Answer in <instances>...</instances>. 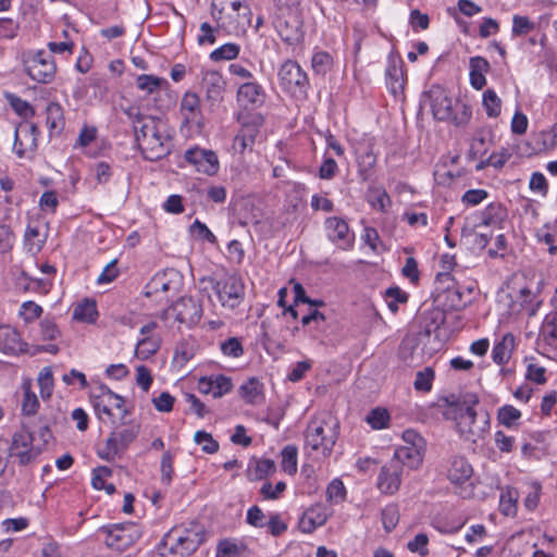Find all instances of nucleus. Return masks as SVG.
<instances>
[{
  "instance_id": "864d4df0",
  "label": "nucleus",
  "mask_w": 557,
  "mask_h": 557,
  "mask_svg": "<svg viewBox=\"0 0 557 557\" xmlns=\"http://www.w3.org/2000/svg\"><path fill=\"white\" fill-rule=\"evenodd\" d=\"M224 356L238 358L244 354L242 342L237 337H230L220 345Z\"/></svg>"
},
{
  "instance_id": "4d7b16f0",
  "label": "nucleus",
  "mask_w": 557,
  "mask_h": 557,
  "mask_svg": "<svg viewBox=\"0 0 557 557\" xmlns=\"http://www.w3.org/2000/svg\"><path fill=\"white\" fill-rule=\"evenodd\" d=\"M433 377L434 371L431 368L418 371L413 383L414 388L417 391L429 392L432 388Z\"/></svg>"
},
{
  "instance_id": "3c124183",
  "label": "nucleus",
  "mask_w": 557,
  "mask_h": 557,
  "mask_svg": "<svg viewBox=\"0 0 557 557\" xmlns=\"http://www.w3.org/2000/svg\"><path fill=\"white\" fill-rule=\"evenodd\" d=\"M521 412L511 405H505L498 409L497 419L500 424L510 428L513 422L520 419Z\"/></svg>"
},
{
  "instance_id": "4c0bfd02",
  "label": "nucleus",
  "mask_w": 557,
  "mask_h": 557,
  "mask_svg": "<svg viewBox=\"0 0 557 557\" xmlns=\"http://www.w3.org/2000/svg\"><path fill=\"white\" fill-rule=\"evenodd\" d=\"M492 133L488 129L480 128L475 132L470 145V153L473 157L483 156L487 151V143Z\"/></svg>"
},
{
  "instance_id": "a18cd8bd",
  "label": "nucleus",
  "mask_w": 557,
  "mask_h": 557,
  "mask_svg": "<svg viewBox=\"0 0 557 557\" xmlns=\"http://www.w3.org/2000/svg\"><path fill=\"white\" fill-rule=\"evenodd\" d=\"M386 84L394 95L403 90L404 82L401 71L395 64L386 69Z\"/></svg>"
},
{
  "instance_id": "9b49d317",
  "label": "nucleus",
  "mask_w": 557,
  "mask_h": 557,
  "mask_svg": "<svg viewBox=\"0 0 557 557\" xmlns=\"http://www.w3.org/2000/svg\"><path fill=\"white\" fill-rule=\"evenodd\" d=\"M39 129L34 123H20L15 128L13 150L18 158H33L38 147Z\"/></svg>"
},
{
  "instance_id": "0e129e2a",
  "label": "nucleus",
  "mask_w": 557,
  "mask_h": 557,
  "mask_svg": "<svg viewBox=\"0 0 557 557\" xmlns=\"http://www.w3.org/2000/svg\"><path fill=\"white\" fill-rule=\"evenodd\" d=\"M429 537L424 533L417 534L412 541L408 542L407 547L412 553H418L420 556H426Z\"/></svg>"
},
{
  "instance_id": "f3484780",
  "label": "nucleus",
  "mask_w": 557,
  "mask_h": 557,
  "mask_svg": "<svg viewBox=\"0 0 557 557\" xmlns=\"http://www.w3.org/2000/svg\"><path fill=\"white\" fill-rule=\"evenodd\" d=\"M325 230L327 238L341 249H349L354 242V235L349 232L347 222L337 216H331L325 220Z\"/></svg>"
},
{
  "instance_id": "e433bc0d",
  "label": "nucleus",
  "mask_w": 557,
  "mask_h": 557,
  "mask_svg": "<svg viewBox=\"0 0 557 557\" xmlns=\"http://www.w3.org/2000/svg\"><path fill=\"white\" fill-rule=\"evenodd\" d=\"M98 315L95 301L85 300L76 306L73 318L77 321L92 323Z\"/></svg>"
},
{
  "instance_id": "6e6552de",
  "label": "nucleus",
  "mask_w": 557,
  "mask_h": 557,
  "mask_svg": "<svg viewBox=\"0 0 557 557\" xmlns=\"http://www.w3.org/2000/svg\"><path fill=\"white\" fill-rule=\"evenodd\" d=\"M212 288L223 307L234 309L245 296V285L239 275L231 274L221 280L211 278Z\"/></svg>"
},
{
  "instance_id": "58836bf2",
  "label": "nucleus",
  "mask_w": 557,
  "mask_h": 557,
  "mask_svg": "<svg viewBox=\"0 0 557 557\" xmlns=\"http://www.w3.org/2000/svg\"><path fill=\"white\" fill-rule=\"evenodd\" d=\"M368 201L373 208L382 212L386 211V207L391 205V198L382 187H370L368 190Z\"/></svg>"
},
{
  "instance_id": "bf43d9fd",
  "label": "nucleus",
  "mask_w": 557,
  "mask_h": 557,
  "mask_svg": "<svg viewBox=\"0 0 557 557\" xmlns=\"http://www.w3.org/2000/svg\"><path fill=\"white\" fill-rule=\"evenodd\" d=\"M346 488L343 482L338 479H334L326 488V497L329 502L339 503L345 499Z\"/></svg>"
},
{
  "instance_id": "f03ea898",
  "label": "nucleus",
  "mask_w": 557,
  "mask_h": 557,
  "mask_svg": "<svg viewBox=\"0 0 557 557\" xmlns=\"http://www.w3.org/2000/svg\"><path fill=\"white\" fill-rule=\"evenodd\" d=\"M138 148L146 160L158 161L171 153V136L159 117L145 119L134 132Z\"/></svg>"
},
{
  "instance_id": "a19ab883",
  "label": "nucleus",
  "mask_w": 557,
  "mask_h": 557,
  "mask_svg": "<svg viewBox=\"0 0 557 557\" xmlns=\"http://www.w3.org/2000/svg\"><path fill=\"white\" fill-rule=\"evenodd\" d=\"M240 47L234 42H227L216 48L210 53V59L214 62L224 60H234L238 57Z\"/></svg>"
},
{
  "instance_id": "09e8293b",
  "label": "nucleus",
  "mask_w": 557,
  "mask_h": 557,
  "mask_svg": "<svg viewBox=\"0 0 557 557\" xmlns=\"http://www.w3.org/2000/svg\"><path fill=\"white\" fill-rule=\"evenodd\" d=\"M194 441L200 445L201 449L207 454H214L219 450V443L206 431H197Z\"/></svg>"
},
{
  "instance_id": "37998d69",
  "label": "nucleus",
  "mask_w": 557,
  "mask_h": 557,
  "mask_svg": "<svg viewBox=\"0 0 557 557\" xmlns=\"http://www.w3.org/2000/svg\"><path fill=\"white\" fill-rule=\"evenodd\" d=\"M281 455L283 470L288 474H295L297 472V447L294 445H287L283 448Z\"/></svg>"
},
{
  "instance_id": "aec40b11",
  "label": "nucleus",
  "mask_w": 557,
  "mask_h": 557,
  "mask_svg": "<svg viewBox=\"0 0 557 557\" xmlns=\"http://www.w3.org/2000/svg\"><path fill=\"white\" fill-rule=\"evenodd\" d=\"M358 176L362 182H368L375 169L377 157L374 153V145L367 143L356 149Z\"/></svg>"
},
{
  "instance_id": "423d86ee",
  "label": "nucleus",
  "mask_w": 557,
  "mask_h": 557,
  "mask_svg": "<svg viewBox=\"0 0 557 557\" xmlns=\"http://www.w3.org/2000/svg\"><path fill=\"white\" fill-rule=\"evenodd\" d=\"M139 429L136 423L116 428L110 433L104 445L99 448L98 456L106 461H113L116 457H121L137 438Z\"/></svg>"
},
{
  "instance_id": "1a4fd4ad",
  "label": "nucleus",
  "mask_w": 557,
  "mask_h": 557,
  "mask_svg": "<svg viewBox=\"0 0 557 557\" xmlns=\"http://www.w3.org/2000/svg\"><path fill=\"white\" fill-rule=\"evenodd\" d=\"M237 121L240 123L242 128L234 138L233 147L239 153H244L246 149H251L255 145L264 119L258 112H240L237 115Z\"/></svg>"
},
{
  "instance_id": "5fc2aeb1",
  "label": "nucleus",
  "mask_w": 557,
  "mask_h": 557,
  "mask_svg": "<svg viewBox=\"0 0 557 557\" xmlns=\"http://www.w3.org/2000/svg\"><path fill=\"white\" fill-rule=\"evenodd\" d=\"M8 99L10 101V104L13 108V110L20 116L27 119V117H32L35 115L34 108L27 101L16 97V96H13V95H9Z\"/></svg>"
},
{
  "instance_id": "39448f33",
  "label": "nucleus",
  "mask_w": 557,
  "mask_h": 557,
  "mask_svg": "<svg viewBox=\"0 0 557 557\" xmlns=\"http://www.w3.org/2000/svg\"><path fill=\"white\" fill-rule=\"evenodd\" d=\"M338 429L337 419L331 414L323 418H313L306 430V444L312 450H321L323 455L327 456L338 438Z\"/></svg>"
},
{
  "instance_id": "4468645a",
  "label": "nucleus",
  "mask_w": 557,
  "mask_h": 557,
  "mask_svg": "<svg viewBox=\"0 0 557 557\" xmlns=\"http://www.w3.org/2000/svg\"><path fill=\"white\" fill-rule=\"evenodd\" d=\"M226 83L218 71H207L202 75L201 87L205 91V99L211 111L221 106L224 99Z\"/></svg>"
},
{
  "instance_id": "79ce46f5",
  "label": "nucleus",
  "mask_w": 557,
  "mask_h": 557,
  "mask_svg": "<svg viewBox=\"0 0 557 557\" xmlns=\"http://www.w3.org/2000/svg\"><path fill=\"white\" fill-rule=\"evenodd\" d=\"M483 107L488 117H497L500 114L502 100L493 89L483 92Z\"/></svg>"
},
{
  "instance_id": "338daca9",
  "label": "nucleus",
  "mask_w": 557,
  "mask_h": 557,
  "mask_svg": "<svg viewBox=\"0 0 557 557\" xmlns=\"http://www.w3.org/2000/svg\"><path fill=\"white\" fill-rule=\"evenodd\" d=\"M246 521L251 527L264 528L267 523V517L260 507L252 506L247 510Z\"/></svg>"
},
{
  "instance_id": "8fccbe9b",
  "label": "nucleus",
  "mask_w": 557,
  "mask_h": 557,
  "mask_svg": "<svg viewBox=\"0 0 557 557\" xmlns=\"http://www.w3.org/2000/svg\"><path fill=\"white\" fill-rule=\"evenodd\" d=\"M535 24L528 17L522 15H513L512 17V35L524 36L534 30Z\"/></svg>"
},
{
  "instance_id": "20e7f679",
  "label": "nucleus",
  "mask_w": 557,
  "mask_h": 557,
  "mask_svg": "<svg viewBox=\"0 0 557 557\" xmlns=\"http://www.w3.org/2000/svg\"><path fill=\"white\" fill-rule=\"evenodd\" d=\"M211 14L218 26L230 34L245 33L251 24L252 12L244 0H213Z\"/></svg>"
},
{
  "instance_id": "7c9ffc66",
  "label": "nucleus",
  "mask_w": 557,
  "mask_h": 557,
  "mask_svg": "<svg viewBox=\"0 0 557 557\" xmlns=\"http://www.w3.org/2000/svg\"><path fill=\"white\" fill-rule=\"evenodd\" d=\"M239 395L245 403L259 405L263 400V384L256 377H251L239 387Z\"/></svg>"
},
{
  "instance_id": "680f3d73",
  "label": "nucleus",
  "mask_w": 557,
  "mask_h": 557,
  "mask_svg": "<svg viewBox=\"0 0 557 557\" xmlns=\"http://www.w3.org/2000/svg\"><path fill=\"white\" fill-rule=\"evenodd\" d=\"M15 243V235L11 226L0 224V253L9 252Z\"/></svg>"
},
{
  "instance_id": "c756f323",
  "label": "nucleus",
  "mask_w": 557,
  "mask_h": 557,
  "mask_svg": "<svg viewBox=\"0 0 557 557\" xmlns=\"http://www.w3.org/2000/svg\"><path fill=\"white\" fill-rule=\"evenodd\" d=\"M515 347V337L511 333H507L495 344L492 350L493 361L499 366L508 362Z\"/></svg>"
},
{
  "instance_id": "393cba45",
  "label": "nucleus",
  "mask_w": 557,
  "mask_h": 557,
  "mask_svg": "<svg viewBox=\"0 0 557 557\" xmlns=\"http://www.w3.org/2000/svg\"><path fill=\"white\" fill-rule=\"evenodd\" d=\"M329 518L326 509L321 505L311 506L301 516L299 529L301 532L310 534L317 528L322 527Z\"/></svg>"
},
{
  "instance_id": "a878e982",
  "label": "nucleus",
  "mask_w": 557,
  "mask_h": 557,
  "mask_svg": "<svg viewBox=\"0 0 557 557\" xmlns=\"http://www.w3.org/2000/svg\"><path fill=\"white\" fill-rule=\"evenodd\" d=\"M236 210L239 225L247 226L250 223L258 224L260 222L262 212L253 199L249 197L243 198L237 203Z\"/></svg>"
},
{
  "instance_id": "052dcab7",
  "label": "nucleus",
  "mask_w": 557,
  "mask_h": 557,
  "mask_svg": "<svg viewBox=\"0 0 557 557\" xmlns=\"http://www.w3.org/2000/svg\"><path fill=\"white\" fill-rule=\"evenodd\" d=\"M382 523L387 532H391L398 523L399 515L398 509L395 505L386 506L382 512Z\"/></svg>"
},
{
  "instance_id": "5701e85b",
  "label": "nucleus",
  "mask_w": 557,
  "mask_h": 557,
  "mask_svg": "<svg viewBox=\"0 0 557 557\" xmlns=\"http://www.w3.org/2000/svg\"><path fill=\"white\" fill-rule=\"evenodd\" d=\"M423 453L424 449L401 445L395 449L394 456L389 462L397 463L403 471L405 467L417 469L423 461Z\"/></svg>"
},
{
  "instance_id": "ddd939ff",
  "label": "nucleus",
  "mask_w": 557,
  "mask_h": 557,
  "mask_svg": "<svg viewBox=\"0 0 557 557\" xmlns=\"http://www.w3.org/2000/svg\"><path fill=\"white\" fill-rule=\"evenodd\" d=\"M183 125L195 132H200L205 126V117L200 107V99L196 92L186 91L180 106Z\"/></svg>"
},
{
  "instance_id": "f257e3e1",
  "label": "nucleus",
  "mask_w": 557,
  "mask_h": 557,
  "mask_svg": "<svg viewBox=\"0 0 557 557\" xmlns=\"http://www.w3.org/2000/svg\"><path fill=\"white\" fill-rule=\"evenodd\" d=\"M447 408L444 411L446 419L456 421L461 435L467 440L476 442L490 429L488 414H478L474 406L479 404V397L474 393L450 394L444 398Z\"/></svg>"
},
{
  "instance_id": "f8f14e48",
  "label": "nucleus",
  "mask_w": 557,
  "mask_h": 557,
  "mask_svg": "<svg viewBox=\"0 0 557 557\" xmlns=\"http://www.w3.org/2000/svg\"><path fill=\"white\" fill-rule=\"evenodd\" d=\"M34 437L29 430L24 425L12 436L10 446V455L18 458L22 466L28 465L34 461L40 454V450L34 447Z\"/></svg>"
},
{
  "instance_id": "72a5a7b5",
  "label": "nucleus",
  "mask_w": 557,
  "mask_h": 557,
  "mask_svg": "<svg viewBox=\"0 0 557 557\" xmlns=\"http://www.w3.org/2000/svg\"><path fill=\"white\" fill-rule=\"evenodd\" d=\"M136 86L141 91L154 94L163 86H168V81L154 75L141 74L136 79Z\"/></svg>"
},
{
  "instance_id": "412c9836",
  "label": "nucleus",
  "mask_w": 557,
  "mask_h": 557,
  "mask_svg": "<svg viewBox=\"0 0 557 557\" xmlns=\"http://www.w3.org/2000/svg\"><path fill=\"white\" fill-rule=\"evenodd\" d=\"M0 350L5 355H20L27 350V344L23 342L21 334L11 325L0 326Z\"/></svg>"
},
{
  "instance_id": "0eeeda50",
  "label": "nucleus",
  "mask_w": 557,
  "mask_h": 557,
  "mask_svg": "<svg viewBox=\"0 0 557 557\" xmlns=\"http://www.w3.org/2000/svg\"><path fill=\"white\" fill-rule=\"evenodd\" d=\"M23 64L27 75L37 83L49 84L55 76L54 58L44 50L29 52L25 55Z\"/></svg>"
},
{
  "instance_id": "c03bdc74",
  "label": "nucleus",
  "mask_w": 557,
  "mask_h": 557,
  "mask_svg": "<svg viewBox=\"0 0 557 557\" xmlns=\"http://www.w3.org/2000/svg\"><path fill=\"white\" fill-rule=\"evenodd\" d=\"M333 64V58L329 52L318 51L313 54L311 65L317 74L324 75Z\"/></svg>"
},
{
  "instance_id": "c9c22d12",
  "label": "nucleus",
  "mask_w": 557,
  "mask_h": 557,
  "mask_svg": "<svg viewBox=\"0 0 557 557\" xmlns=\"http://www.w3.org/2000/svg\"><path fill=\"white\" fill-rule=\"evenodd\" d=\"M165 539L169 541H173L176 543L175 547H172V552L176 554H185L189 552H194L197 547L196 542L188 536L177 535L176 530H172L165 535Z\"/></svg>"
},
{
  "instance_id": "774afa93",
  "label": "nucleus",
  "mask_w": 557,
  "mask_h": 557,
  "mask_svg": "<svg viewBox=\"0 0 557 557\" xmlns=\"http://www.w3.org/2000/svg\"><path fill=\"white\" fill-rule=\"evenodd\" d=\"M499 508L505 516L516 515L517 498L513 496L512 492L507 491L500 495Z\"/></svg>"
},
{
  "instance_id": "ea45409f",
  "label": "nucleus",
  "mask_w": 557,
  "mask_h": 557,
  "mask_svg": "<svg viewBox=\"0 0 557 557\" xmlns=\"http://www.w3.org/2000/svg\"><path fill=\"white\" fill-rule=\"evenodd\" d=\"M23 399L21 404L22 413L24 416H35L39 408V400L36 394L30 389L29 385H23Z\"/></svg>"
},
{
  "instance_id": "f704fd0d",
  "label": "nucleus",
  "mask_w": 557,
  "mask_h": 557,
  "mask_svg": "<svg viewBox=\"0 0 557 557\" xmlns=\"http://www.w3.org/2000/svg\"><path fill=\"white\" fill-rule=\"evenodd\" d=\"M540 336L548 345L557 343V311L546 315L540 331Z\"/></svg>"
},
{
  "instance_id": "e2e57ef3",
  "label": "nucleus",
  "mask_w": 557,
  "mask_h": 557,
  "mask_svg": "<svg viewBox=\"0 0 557 557\" xmlns=\"http://www.w3.org/2000/svg\"><path fill=\"white\" fill-rule=\"evenodd\" d=\"M285 490L286 483L283 481L277 482L275 486L270 482H265L260 488V494L264 499H277Z\"/></svg>"
},
{
  "instance_id": "2eb2a0df",
  "label": "nucleus",
  "mask_w": 557,
  "mask_h": 557,
  "mask_svg": "<svg viewBox=\"0 0 557 557\" xmlns=\"http://www.w3.org/2000/svg\"><path fill=\"white\" fill-rule=\"evenodd\" d=\"M184 159L197 172L212 176L219 171V159L213 150L194 147L185 151Z\"/></svg>"
},
{
  "instance_id": "6e6d98bb",
  "label": "nucleus",
  "mask_w": 557,
  "mask_h": 557,
  "mask_svg": "<svg viewBox=\"0 0 557 557\" xmlns=\"http://www.w3.org/2000/svg\"><path fill=\"white\" fill-rule=\"evenodd\" d=\"M211 380L213 384L214 398L222 397L223 395L230 393L233 387L232 380L223 374L211 376Z\"/></svg>"
},
{
  "instance_id": "c85d7f7f",
  "label": "nucleus",
  "mask_w": 557,
  "mask_h": 557,
  "mask_svg": "<svg viewBox=\"0 0 557 557\" xmlns=\"http://www.w3.org/2000/svg\"><path fill=\"white\" fill-rule=\"evenodd\" d=\"M507 219V210L499 202H492L481 211V225L500 226Z\"/></svg>"
},
{
  "instance_id": "2f4dec72",
  "label": "nucleus",
  "mask_w": 557,
  "mask_h": 557,
  "mask_svg": "<svg viewBox=\"0 0 557 557\" xmlns=\"http://www.w3.org/2000/svg\"><path fill=\"white\" fill-rule=\"evenodd\" d=\"M161 339L159 336H146L138 341L135 354L138 358L145 360L153 356L160 348Z\"/></svg>"
},
{
  "instance_id": "6ab92c4d",
  "label": "nucleus",
  "mask_w": 557,
  "mask_h": 557,
  "mask_svg": "<svg viewBox=\"0 0 557 557\" xmlns=\"http://www.w3.org/2000/svg\"><path fill=\"white\" fill-rule=\"evenodd\" d=\"M403 470L397 463H385L377 478V488L387 495L395 494L401 484Z\"/></svg>"
},
{
  "instance_id": "4be33fe9",
  "label": "nucleus",
  "mask_w": 557,
  "mask_h": 557,
  "mask_svg": "<svg viewBox=\"0 0 557 557\" xmlns=\"http://www.w3.org/2000/svg\"><path fill=\"white\" fill-rule=\"evenodd\" d=\"M100 531L107 534L104 543L110 548L122 552L133 544L134 539L126 533V524L103 525Z\"/></svg>"
},
{
  "instance_id": "bb28decb",
  "label": "nucleus",
  "mask_w": 557,
  "mask_h": 557,
  "mask_svg": "<svg viewBox=\"0 0 557 557\" xmlns=\"http://www.w3.org/2000/svg\"><path fill=\"white\" fill-rule=\"evenodd\" d=\"M473 473L472 466L465 457L456 456L451 459L448 468V479L454 484H462L468 481Z\"/></svg>"
},
{
  "instance_id": "13d9d810",
  "label": "nucleus",
  "mask_w": 557,
  "mask_h": 557,
  "mask_svg": "<svg viewBox=\"0 0 557 557\" xmlns=\"http://www.w3.org/2000/svg\"><path fill=\"white\" fill-rule=\"evenodd\" d=\"M276 27L281 39L289 45L296 42L300 37L299 27L297 25L289 26L288 22H284L278 23Z\"/></svg>"
},
{
  "instance_id": "69168bd1",
  "label": "nucleus",
  "mask_w": 557,
  "mask_h": 557,
  "mask_svg": "<svg viewBox=\"0 0 557 557\" xmlns=\"http://www.w3.org/2000/svg\"><path fill=\"white\" fill-rule=\"evenodd\" d=\"M42 313V308L34 301H25L21 306L20 315L26 321L32 322L39 318Z\"/></svg>"
},
{
  "instance_id": "de8ad7c7",
  "label": "nucleus",
  "mask_w": 557,
  "mask_h": 557,
  "mask_svg": "<svg viewBox=\"0 0 557 557\" xmlns=\"http://www.w3.org/2000/svg\"><path fill=\"white\" fill-rule=\"evenodd\" d=\"M385 297L389 299L387 307L393 313L398 311V304H405L408 300V295L397 286L387 288Z\"/></svg>"
},
{
  "instance_id": "473e14b6",
  "label": "nucleus",
  "mask_w": 557,
  "mask_h": 557,
  "mask_svg": "<svg viewBox=\"0 0 557 557\" xmlns=\"http://www.w3.org/2000/svg\"><path fill=\"white\" fill-rule=\"evenodd\" d=\"M47 125L50 132H61L64 127L63 109L58 102H50L46 108Z\"/></svg>"
},
{
  "instance_id": "cd10ccee",
  "label": "nucleus",
  "mask_w": 557,
  "mask_h": 557,
  "mask_svg": "<svg viewBox=\"0 0 557 557\" xmlns=\"http://www.w3.org/2000/svg\"><path fill=\"white\" fill-rule=\"evenodd\" d=\"M275 471V463L267 458H251L247 467V478L249 481H261Z\"/></svg>"
},
{
  "instance_id": "49530a36",
  "label": "nucleus",
  "mask_w": 557,
  "mask_h": 557,
  "mask_svg": "<svg viewBox=\"0 0 557 557\" xmlns=\"http://www.w3.org/2000/svg\"><path fill=\"white\" fill-rule=\"evenodd\" d=\"M366 420L372 429L381 430L387 426L389 413L386 409L375 408L368 413Z\"/></svg>"
},
{
  "instance_id": "dca6fc26",
  "label": "nucleus",
  "mask_w": 557,
  "mask_h": 557,
  "mask_svg": "<svg viewBox=\"0 0 557 557\" xmlns=\"http://www.w3.org/2000/svg\"><path fill=\"white\" fill-rule=\"evenodd\" d=\"M278 78L284 89L296 92L302 91L308 86V77L300 65L292 60L282 64L278 71Z\"/></svg>"
},
{
  "instance_id": "b1692460",
  "label": "nucleus",
  "mask_w": 557,
  "mask_h": 557,
  "mask_svg": "<svg viewBox=\"0 0 557 557\" xmlns=\"http://www.w3.org/2000/svg\"><path fill=\"white\" fill-rule=\"evenodd\" d=\"M237 101L246 108H259L264 102V90L258 83H244L237 90Z\"/></svg>"
},
{
  "instance_id": "7ed1b4c3",
  "label": "nucleus",
  "mask_w": 557,
  "mask_h": 557,
  "mask_svg": "<svg viewBox=\"0 0 557 557\" xmlns=\"http://www.w3.org/2000/svg\"><path fill=\"white\" fill-rule=\"evenodd\" d=\"M433 117L441 122H450L457 127L466 126L472 117V107L460 100H453L448 91L433 85L425 92Z\"/></svg>"
},
{
  "instance_id": "603ef678",
  "label": "nucleus",
  "mask_w": 557,
  "mask_h": 557,
  "mask_svg": "<svg viewBox=\"0 0 557 557\" xmlns=\"http://www.w3.org/2000/svg\"><path fill=\"white\" fill-rule=\"evenodd\" d=\"M38 384L41 397L49 398L53 388V377L50 368L46 367L39 372Z\"/></svg>"
},
{
  "instance_id": "a211bd4d",
  "label": "nucleus",
  "mask_w": 557,
  "mask_h": 557,
  "mask_svg": "<svg viewBox=\"0 0 557 557\" xmlns=\"http://www.w3.org/2000/svg\"><path fill=\"white\" fill-rule=\"evenodd\" d=\"M92 404L99 414L104 413L111 417L113 409H123L124 399L108 386L101 385L98 388V393L92 394Z\"/></svg>"
},
{
  "instance_id": "9d476101",
  "label": "nucleus",
  "mask_w": 557,
  "mask_h": 557,
  "mask_svg": "<svg viewBox=\"0 0 557 557\" xmlns=\"http://www.w3.org/2000/svg\"><path fill=\"white\" fill-rule=\"evenodd\" d=\"M201 315L202 307L197 299L182 297L163 311L162 319L164 321L174 319L181 324L191 326L200 321Z\"/></svg>"
}]
</instances>
